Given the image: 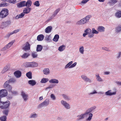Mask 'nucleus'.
I'll use <instances>...</instances> for the list:
<instances>
[{
    "mask_svg": "<svg viewBox=\"0 0 121 121\" xmlns=\"http://www.w3.org/2000/svg\"><path fill=\"white\" fill-rule=\"evenodd\" d=\"M76 64H77V63L75 62L73 64L71 65V66H70V67H71V68L75 67L76 65Z\"/></svg>",
    "mask_w": 121,
    "mask_h": 121,
    "instance_id": "obj_59",
    "label": "nucleus"
},
{
    "mask_svg": "<svg viewBox=\"0 0 121 121\" xmlns=\"http://www.w3.org/2000/svg\"><path fill=\"white\" fill-rule=\"evenodd\" d=\"M14 74L16 78H18L21 76L22 73L20 71L17 70L14 72Z\"/></svg>",
    "mask_w": 121,
    "mask_h": 121,
    "instance_id": "obj_12",
    "label": "nucleus"
},
{
    "mask_svg": "<svg viewBox=\"0 0 121 121\" xmlns=\"http://www.w3.org/2000/svg\"><path fill=\"white\" fill-rule=\"evenodd\" d=\"M81 77L82 79L85 82L90 83L92 82V81L91 79L85 75H82Z\"/></svg>",
    "mask_w": 121,
    "mask_h": 121,
    "instance_id": "obj_8",
    "label": "nucleus"
},
{
    "mask_svg": "<svg viewBox=\"0 0 121 121\" xmlns=\"http://www.w3.org/2000/svg\"><path fill=\"white\" fill-rule=\"evenodd\" d=\"M95 76L96 79L97 81L102 82L103 81V80L99 76V74H96Z\"/></svg>",
    "mask_w": 121,
    "mask_h": 121,
    "instance_id": "obj_18",
    "label": "nucleus"
},
{
    "mask_svg": "<svg viewBox=\"0 0 121 121\" xmlns=\"http://www.w3.org/2000/svg\"><path fill=\"white\" fill-rule=\"evenodd\" d=\"M8 92L6 90L2 89L0 90V97H3L6 96L8 95Z\"/></svg>",
    "mask_w": 121,
    "mask_h": 121,
    "instance_id": "obj_9",
    "label": "nucleus"
},
{
    "mask_svg": "<svg viewBox=\"0 0 121 121\" xmlns=\"http://www.w3.org/2000/svg\"><path fill=\"white\" fill-rule=\"evenodd\" d=\"M87 31H88V28L86 29L84 31V32H85V33H84L83 35V36L84 37H85L87 35H88L87 33Z\"/></svg>",
    "mask_w": 121,
    "mask_h": 121,
    "instance_id": "obj_53",
    "label": "nucleus"
},
{
    "mask_svg": "<svg viewBox=\"0 0 121 121\" xmlns=\"http://www.w3.org/2000/svg\"><path fill=\"white\" fill-rule=\"evenodd\" d=\"M29 55V53H24L21 56V57L23 59H26L27 58Z\"/></svg>",
    "mask_w": 121,
    "mask_h": 121,
    "instance_id": "obj_33",
    "label": "nucleus"
},
{
    "mask_svg": "<svg viewBox=\"0 0 121 121\" xmlns=\"http://www.w3.org/2000/svg\"><path fill=\"white\" fill-rule=\"evenodd\" d=\"M89 0H83L81 2V3L85 4H86Z\"/></svg>",
    "mask_w": 121,
    "mask_h": 121,
    "instance_id": "obj_57",
    "label": "nucleus"
},
{
    "mask_svg": "<svg viewBox=\"0 0 121 121\" xmlns=\"http://www.w3.org/2000/svg\"><path fill=\"white\" fill-rule=\"evenodd\" d=\"M52 26H48L45 30V32L47 33L50 32L52 30Z\"/></svg>",
    "mask_w": 121,
    "mask_h": 121,
    "instance_id": "obj_29",
    "label": "nucleus"
},
{
    "mask_svg": "<svg viewBox=\"0 0 121 121\" xmlns=\"http://www.w3.org/2000/svg\"><path fill=\"white\" fill-rule=\"evenodd\" d=\"M63 98L66 100L69 101L70 100V97L65 94H63L62 95Z\"/></svg>",
    "mask_w": 121,
    "mask_h": 121,
    "instance_id": "obj_22",
    "label": "nucleus"
},
{
    "mask_svg": "<svg viewBox=\"0 0 121 121\" xmlns=\"http://www.w3.org/2000/svg\"><path fill=\"white\" fill-rule=\"evenodd\" d=\"M96 108V106H94L88 109L84 113L82 114L78 115L77 116V119L78 120L83 119L84 118L85 116L87 117L89 115L88 117L87 118L86 120L87 121H90L91 120L93 116V114L90 112Z\"/></svg>",
    "mask_w": 121,
    "mask_h": 121,
    "instance_id": "obj_1",
    "label": "nucleus"
},
{
    "mask_svg": "<svg viewBox=\"0 0 121 121\" xmlns=\"http://www.w3.org/2000/svg\"><path fill=\"white\" fill-rule=\"evenodd\" d=\"M38 115L35 113L34 112L31 113L29 116V118L35 119L37 117Z\"/></svg>",
    "mask_w": 121,
    "mask_h": 121,
    "instance_id": "obj_19",
    "label": "nucleus"
},
{
    "mask_svg": "<svg viewBox=\"0 0 121 121\" xmlns=\"http://www.w3.org/2000/svg\"><path fill=\"white\" fill-rule=\"evenodd\" d=\"M79 51L82 54H84V48L83 46L80 47L79 48Z\"/></svg>",
    "mask_w": 121,
    "mask_h": 121,
    "instance_id": "obj_44",
    "label": "nucleus"
},
{
    "mask_svg": "<svg viewBox=\"0 0 121 121\" xmlns=\"http://www.w3.org/2000/svg\"><path fill=\"white\" fill-rule=\"evenodd\" d=\"M92 33L93 34H97L99 33V31H98L96 30L94 28H93L92 29Z\"/></svg>",
    "mask_w": 121,
    "mask_h": 121,
    "instance_id": "obj_49",
    "label": "nucleus"
},
{
    "mask_svg": "<svg viewBox=\"0 0 121 121\" xmlns=\"http://www.w3.org/2000/svg\"><path fill=\"white\" fill-rule=\"evenodd\" d=\"M9 110V109L4 110L3 111V114L5 115L6 116H7L8 115Z\"/></svg>",
    "mask_w": 121,
    "mask_h": 121,
    "instance_id": "obj_45",
    "label": "nucleus"
},
{
    "mask_svg": "<svg viewBox=\"0 0 121 121\" xmlns=\"http://www.w3.org/2000/svg\"><path fill=\"white\" fill-rule=\"evenodd\" d=\"M86 23L84 18H83L80 20L77 23V24L78 25H83Z\"/></svg>",
    "mask_w": 121,
    "mask_h": 121,
    "instance_id": "obj_23",
    "label": "nucleus"
},
{
    "mask_svg": "<svg viewBox=\"0 0 121 121\" xmlns=\"http://www.w3.org/2000/svg\"><path fill=\"white\" fill-rule=\"evenodd\" d=\"M48 78H43L40 81L41 83H45L47 82L48 81Z\"/></svg>",
    "mask_w": 121,
    "mask_h": 121,
    "instance_id": "obj_43",
    "label": "nucleus"
},
{
    "mask_svg": "<svg viewBox=\"0 0 121 121\" xmlns=\"http://www.w3.org/2000/svg\"><path fill=\"white\" fill-rule=\"evenodd\" d=\"M60 103L61 105L63 106L65 108L67 109H69L70 108V105L66 101L64 100H62L60 101Z\"/></svg>",
    "mask_w": 121,
    "mask_h": 121,
    "instance_id": "obj_7",
    "label": "nucleus"
},
{
    "mask_svg": "<svg viewBox=\"0 0 121 121\" xmlns=\"http://www.w3.org/2000/svg\"><path fill=\"white\" fill-rule=\"evenodd\" d=\"M56 85L55 84H51L50 85L48 86L46 89V90H47L48 89H52L56 86Z\"/></svg>",
    "mask_w": 121,
    "mask_h": 121,
    "instance_id": "obj_42",
    "label": "nucleus"
},
{
    "mask_svg": "<svg viewBox=\"0 0 121 121\" xmlns=\"http://www.w3.org/2000/svg\"><path fill=\"white\" fill-rule=\"evenodd\" d=\"M28 83L32 86H34L35 85L36 83V82L34 80H31L28 81Z\"/></svg>",
    "mask_w": 121,
    "mask_h": 121,
    "instance_id": "obj_28",
    "label": "nucleus"
},
{
    "mask_svg": "<svg viewBox=\"0 0 121 121\" xmlns=\"http://www.w3.org/2000/svg\"><path fill=\"white\" fill-rule=\"evenodd\" d=\"M32 73L30 72H29L26 73V76L29 79H31L32 78Z\"/></svg>",
    "mask_w": 121,
    "mask_h": 121,
    "instance_id": "obj_39",
    "label": "nucleus"
},
{
    "mask_svg": "<svg viewBox=\"0 0 121 121\" xmlns=\"http://www.w3.org/2000/svg\"><path fill=\"white\" fill-rule=\"evenodd\" d=\"M14 42V41H12L5 46H6L7 48L8 49L13 45Z\"/></svg>",
    "mask_w": 121,
    "mask_h": 121,
    "instance_id": "obj_40",
    "label": "nucleus"
},
{
    "mask_svg": "<svg viewBox=\"0 0 121 121\" xmlns=\"http://www.w3.org/2000/svg\"><path fill=\"white\" fill-rule=\"evenodd\" d=\"M73 63V61H71L70 62L68 63L67 64H66V65H65V69H66L67 68H69V69L71 68V67H70L71 65V64Z\"/></svg>",
    "mask_w": 121,
    "mask_h": 121,
    "instance_id": "obj_34",
    "label": "nucleus"
},
{
    "mask_svg": "<svg viewBox=\"0 0 121 121\" xmlns=\"http://www.w3.org/2000/svg\"><path fill=\"white\" fill-rule=\"evenodd\" d=\"M10 104V102L9 101H7L5 102H1L0 108L2 109H6L8 108Z\"/></svg>",
    "mask_w": 121,
    "mask_h": 121,
    "instance_id": "obj_2",
    "label": "nucleus"
},
{
    "mask_svg": "<svg viewBox=\"0 0 121 121\" xmlns=\"http://www.w3.org/2000/svg\"><path fill=\"white\" fill-rule=\"evenodd\" d=\"M43 73L45 75L49 74L50 73V71L48 68H45L43 70Z\"/></svg>",
    "mask_w": 121,
    "mask_h": 121,
    "instance_id": "obj_25",
    "label": "nucleus"
},
{
    "mask_svg": "<svg viewBox=\"0 0 121 121\" xmlns=\"http://www.w3.org/2000/svg\"><path fill=\"white\" fill-rule=\"evenodd\" d=\"M34 4L37 7H38L39 5V1H35L34 3Z\"/></svg>",
    "mask_w": 121,
    "mask_h": 121,
    "instance_id": "obj_54",
    "label": "nucleus"
},
{
    "mask_svg": "<svg viewBox=\"0 0 121 121\" xmlns=\"http://www.w3.org/2000/svg\"><path fill=\"white\" fill-rule=\"evenodd\" d=\"M10 69V66L9 65H7L5 66L3 69L1 71V73H4L7 71L9 70Z\"/></svg>",
    "mask_w": 121,
    "mask_h": 121,
    "instance_id": "obj_17",
    "label": "nucleus"
},
{
    "mask_svg": "<svg viewBox=\"0 0 121 121\" xmlns=\"http://www.w3.org/2000/svg\"><path fill=\"white\" fill-rule=\"evenodd\" d=\"M105 28L102 26H99L97 28V30L99 32H102L105 31Z\"/></svg>",
    "mask_w": 121,
    "mask_h": 121,
    "instance_id": "obj_24",
    "label": "nucleus"
},
{
    "mask_svg": "<svg viewBox=\"0 0 121 121\" xmlns=\"http://www.w3.org/2000/svg\"><path fill=\"white\" fill-rule=\"evenodd\" d=\"M15 79L13 78H11L9 80L7 81L6 82H8V83H9L10 82H14L15 81Z\"/></svg>",
    "mask_w": 121,
    "mask_h": 121,
    "instance_id": "obj_48",
    "label": "nucleus"
},
{
    "mask_svg": "<svg viewBox=\"0 0 121 121\" xmlns=\"http://www.w3.org/2000/svg\"><path fill=\"white\" fill-rule=\"evenodd\" d=\"M65 46L64 45L60 46L58 48V50L60 52L64 51L65 49Z\"/></svg>",
    "mask_w": 121,
    "mask_h": 121,
    "instance_id": "obj_35",
    "label": "nucleus"
},
{
    "mask_svg": "<svg viewBox=\"0 0 121 121\" xmlns=\"http://www.w3.org/2000/svg\"><path fill=\"white\" fill-rule=\"evenodd\" d=\"M60 11L59 9H56L54 12L53 14L52 15V16L50 18V20L52 19L54 17L57 13L59 12Z\"/></svg>",
    "mask_w": 121,
    "mask_h": 121,
    "instance_id": "obj_31",
    "label": "nucleus"
},
{
    "mask_svg": "<svg viewBox=\"0 0 121 121\" xmlns=\"http://www.w3.org/2000/svg\"><path fill=\"white\" fill-rule=\"evenodd\" d=\"M25 15V13H22L21 14L17 15L15 17L16 19H18L19 18H22Z\"/></svg>",
    "mask_w": 121,
    "mask_h": 121,
    "instance_id": "obj_27",
    "label": "nucleus"
},
{
    "mask_svg": "<svg viewBox=\"0 0 121 121\" xmlns=\"http://www.w3.org/2000/svg\"><path fill=\"white\" fill-rule=\"evenodd\" d=\"M3 87L9 92L12 89V87L11 86L9 85L8 82H5L3 85Z\"/></svg>",
    "mask_w": 121,
    "mask_h": 121,
    "instance_id": "obj_5",
    "label": "nucleus"
},
{
    "mask_svg": "<svg viewBox=\"0 0 121 121\" xmlns=\"http://www.w3.org/2000/svg\"><path fill=\"white\" fill-rule=\"evenodd\" d=\"M59 38V36L58 35L56 34L55 35L53 40L55 42H56L58 41V39Z\"/></svg>",
    "mask_w": 121,
    "mask_h": 121,
    "instance_id": "obj_38",
    "label": "nucleus"
},
{
    "mask_svg": "<svg viewBox=\"0 0 121 121\" xmlns=\"http://www.w3.org/2000/svg\"><path fill=\"white\" fill-rule=\"evenodd\" d=\"M22 97L25 101H26L28 99V95L26 93L23 91H22L21 92Z\"/></svg>",
    "mask_w": 121,
    "mask_h": 121,
    "instance_id": "obj_11",
    "label": "nucleus"
},
{
    "mask_svg": "<svg viewBox=\"0 0 121 121\" xmlns=\"http://www.w3.org/2000/svg\"><path fill=\"white\" fill-rule=\"evenodd\" d=\"M43 48V46L41 45H37L36 51L37 52H40L41 51Z\"/></svg>",
    "mask_w": 121,
    "mask_h": 121,
    "instance_id": "obj_30",
    "label": "nucleus"
},
{
    "mask_svg": "<svg viewBox=\"0 0 121 121\" xmlns=\"http://www.w3.org/2000/svg\"><path fill=\"white\" fill-rule=\"evenodd\" d=\"M31 8L29 7H27L25 8L23 11V12L27 14L30 11Z\"/></svg>",
    "mask_w": 121,
    "mask_h": 121,
    "instance_id": "obj_21",
    "label": "nucleus"
},
{
    "mask_svg": "<svg viewBox=\"0 0 121 121\" xmlns=\"http://www.w3.org/2000/svg\"><path fill=\"white\" fill-rule=\"evenodd\" d=\"M44 38V36L43 35H40L38 36L37 39L38 41H41Z\"/></svg>",
    "mask_w": 121,
    "mask_h": 121,
    "instance_id": "obj_26",
    "label": "nucleus"
},
{
    "mask_svg": "<svg viewBox=\"0 0 121 121\" xmlns=\"http://www.w3.org/2000/svg\"><path fill=\"white\" fill-rule=\"evenodd\" d=\"M38 54L36 52H33L32 53L31 56L33 58H36L38 56Z\"/></svg>",
    "mask_w": 121,
    "mask_h": 121,
    "instance_id": "obj_41",
    "label": "nucleus"
},
{
    "mask_svg": "<svg viewBox=\"0 0 121 121\" xmlns=\"http://www.w3.org/2000/svg\"><path fill=\"white\" fill-rule=\"evenodd\" d=\"M121 52H119L118 53V54L117 56V59H119L121 57Z\"/></svg>",
    "mask_w": 121,
    "mask_h": 121,
    "instance_id": "obj_63",
    "label": "nucleus"
},
{
    "mask_svg": "<svg viewBox=\"0 0 121 121\" xmlns=\"http://www.w3.org/2000/svg\"><path fill=\"white\" fill-rule=\"evenodd\" d=\"M7 5L6 3L2 2L0 4V7H4L7 6Z\"/></svg>",
    "mask_w": 121,
    "mask_h": 121,
    "instance_id": "obj_51",
    "label": "nucleus"
},
{
    "mask_svg": "<svg viewBox=\"0 0 121 121\" xmlns=\"http://www.w3.org/2000/svg\"><path fill=\"white\" fill-rule=\"evenodd\" d=\"M8 49L6 46L5 45L1 49V50L4 51Z\"/></svg>",
    "mask_w": 121,
    "mask_h": 121,
    "instance_id": "obj_61",
    "label": "nucleus"
},
{
    "mask_svg": "<svg viewBox=\"0 0 121 121\" xmlns=\"http://www.w3.org/2000/svg\"><path fill=\"white\" fill-rule=\"evenodd\" d=\"M17 6L18 8L22 7L25 6V1H23L17 4Z\"/></svg>",
    "mask_w": 121,
    "mask_h": 121,
    "instance_id": "obj_16",
    "label": "nucleus"
},
{
    "mask_svg": "<svg viewBox=\"0 0 121 121\" xmlns=\"http://www.w3.org/2000/svg\"><path fill=\"white\" fill-rule=\"evenodd\" d=\"M116 31L119 32L121 31V26H119L117 27L116 29Z\"/></svg>",
    "mask_w": 121,
    "mask_h": 121,
    "instance_id": "obj_52",
    "label": "nucleus"
},
{
    "mask_svg": "<svg viewBox=\"0 0 121 121\" xmlns=\"http://www.w3.org/2000/svg\"><path fill=\"white\" fill-rule=\"evenodd\" d=\"M103 50H105L106 51H107L108 52L110 51V50H109L108 48L106 47H103L102 48Z\"/></svg>",
    "mask_w": 121,
    "mask_h": 121,
    "instance_id": "obj_58",
    "label": "nucleus"
},
{
    "mask_svg": "<svg viewBox=\"0 0 121 121\" xmlns=\"http://www.w3.org/2000/svg\"><path fill=\"white\" fill-rule=\"evenodd\" d=\"M49 82L52 83L58 84L59 81L58 80L55 79H52L49 81Z\"/></svg>",
    "mask_w": 121,
    "mask_h": 121,
    "instance_id": "obj_20",
    "label": "nucleus"
},
{
    "mask_svg": "<svg viewBox=\"0 0 121 121\" xmlns=\"http://www.w3.org/2000/svg\"><path fill=\"white\" fill-rule=\"evenodd\" d=\"M115 15L116 17L119 18L121 17V11H118L115 14Z\"/></svg>",
    "mask_w": 121,
    "mask_h": 121,
    "instance_id": "obj_36",
    "label": "nucleus"
},
{
    "mask_svg": "<svg viewBox=\"0 0 121 121\" xmlns=\"http://www.w3.org/2000/svg\"><path fill=\"white\" fill-rule=\"evenodd\" d=\"M50 102L49 99H45L43 102L40 104L38 106V108H41L43 107H46L48 105Z\"/></svg>",
    "mask_w": 121,
    "mask_h": 121,
    "instance_id": "obj_3",
    "label": "nucleus"
},
{
    "mask_svg": "<svg viewBox=\"0 0 121 121\" xmlns=\"http://www.w3.org/2000/svg\"><path fill=\"white\" fill-rule=\"evenodd\" d=\"M9 92L13 94V95H15L17 93V91H12V90H11V91H10Z\"/></svg>",
    "mask_w": 121,
    "mask_h": 121,
    "instance_id": "obj_60",
    "label": "nucleus"
},
{
    "mask_svg": "<svg viewBox=\"0 0 121 121\" xmlns=\"http://www.w3.org/2000/svg\"><path fill=\"white\" fill-rule=\"evenodd\" d=\"M32 2L30 0H28L27 2L25 1V6L29 7L31 5Z\"/></svg>",
    "mask_w": 121,
    "mask_h": 121,
    "instance_id": "obj_32",
    "label": "nucleus"
},
{
    "mask_svg": "<svg viewBox=\"0 0 121 121\" xmlns=\"http://www.w3.org/2000/svg\"><path fill=\"white\" fill-rule=\"evenodd\" d=\"M9 14V10L7 9H3L0 13V16L2 18L6 17Z\"/></svg>",
    "mask_w": 121,
    "mask_h": 121,
    "instance_id": "obj_4",
    "label": "nucleus"
},
{
    "mask_svg": "<svg viewBox=\"0 0 121 121\" xmlns=\"http://www.w3.org/2000/svg\"><path fill=\"white\" fill-rule=\"evenodd\" d=\"M38 66V64L35 62H27L26 63V67H34Z\"/></svg>",
    "mask_w": 121,
    "mask_h": 121,
    "instance_id": "obj_6",
    "label": "nucleus"
},
{
    "mask_svg": "<svg viewBox=\"0 0 121 121\" xmlns=\"http://www.w3.org/2000/svg\"><path fill=\"white\" fill-rule=\"evenodd\" d=\"M115 83L119 86H121V82L116 81Z\"/></svg>",
    "mask_w": 121,
    "mask_h": 121,
    "instance_id": "obj_64",
    "label": "nucleus"
},
{
    "mask_svg": "<svg viewBox=\"0 0 121 121\" xmlns=\"http://www.w3.org/2000/svg\"><path fill=\"white\" fill-rule=\"evenodd\" d=\"M19 31V30L17 29L15 30L14 31H13V32H11V34H13L16 33L18 32Z\"/></svg>",
    "mask_w": 121,
    "mask_h": 121,
    "instance_id": "obj_56",
    "label": "nucleus"
},
{
    "mask_svg": "<svg viewBox=\"0 0 121 121\" xmlns=\"http://www.w3.org/2000/svg\"><path fill=\"white\" fill-rule=\"evenodd\" d=\"M51 99L53 100H55L56 99V98L55 95L53 94H52L50 95Z\"/></svg>",
    "mask_w": 121,
    "mask_h": 121,
    "instance_id": "obj_50",
    "label": "nucleus"
},
{
    "mask_svg": "<svg viewBox=\"0 0 121 121\" xmlns=\"http://www.w3.org/2000/svg\"><path fill=\"white\" fill-rule=\"evenodd\" d=\"M97 92L95 90H94L93 91L91 92L89 94V95H93L95 94H97Z\"/></svg>",
    "mask_w": 121,
    "mask_h": 121,
    "instance_id": "obj_55",
    "label": "nucleus"
},
{
    "mask_svg": "<svg viewBox=\"0 0 121 121\" xmlns=\"http://www.w3.org/2000/svg\"><path fill=\"white\" fill-rule=\"evenodd\" d=\"M20 0H9L8 1L9 3L14 4L16 3V2H18Z\"/></svg>",
    "mask_w": 121,
    "mask_h": 121,
    "instance_id": "obj_47",
    "label": "nucleus"
},
{
    "mask_svg": "<svg viewBox=\"0 0 121 121\" xmlns=\"http://www.w3.org/2000/svg\"><path fill=\"white\" fill-rule=\"evenodd\" d=\"M11 23V21L10 20H8L6 22H3L1 23L0 25V27L1 28H3L10 25Z\"/></svg>",
    "mask_w": 121,
    "mask_h": 121,
    "instance_id": "obj_10",
    "label": "nucleus"
},
{
    "mask_svg": "<svg viewBox=\"0 0 121 121\" xmlns=\"http://www.w3.org/2000/svg\"><path fill=\"white\" fill-rule=\"evenodd\" d=\"M6 117L5 116H3L0 117V120L1 121H6Z\"/></svg>",
    "mask_w": 121,
    "mask_h": 121,
    "instance_id": "obj_46",
    "label": "nucleus"
},
{
    "mask_svg": "<svg viewBox=\"0 0 121 121\" xmlns=\"http://www.w3.org/2000/svg\"><path fill=\"white\" fill-rule=\"evenodd\" d=\"M91 17V15H88L84 18L86 23L88 22H89V19Z\"/></svg>",
    "mask_w": 121,
    "mask_h": 121,
    "instance_id": "obj_37",
    "label": "nucleus"
},
{
    "mask_svg": "<svg viewBox=\"0 0 121 121\" xmlns=\"http://www.w3.org/2000/svg\"><path fill=\"white\" fill-rule=\"evenodd\" d=\"M30 44L28 42H26V45L22 48V49L25 51L28 50L30 49Z\"/></svg>",
    "mask_w": 121,
    "mask_h": 121,
    "instance_id": "obj_15",
    "label": "nucleus"
},
{
    "mask_svg": "<svg viewBox=\"0 0 121 121\" xmlns=\"http://www.w3.org/2000/svg\"><path fill=\"white\" fill-rule=\"evenodd\" d=\"M111 1V2L112 4H114L117 3V1L116 0H112Z\"/></svg>",
    "mask_w": 121,
    "mask_h": 121,
    "instance_id": "obj_62",
    "label": "nucleus"
},
{
    "mask_svg": "<svg viewBox=\"0 0 121 121\" xmlns=\"http://www.w3.org/2000/svg\"><path fill=\"white\" fill-rule=\"evenodd\" d=\"M111 90H109L105 93V95L107 96H111L113 95H115L116 94V92H112Z\"/></svg>",
    "mask_w": 121,
    "mask_h": 121,
    "instance_id": "obj_13",
    "label": "nucleus"
},
{
    "mask_svg": "<svg viewBox=\"0 0 121 121\" xmlns=\"http://www.w3.org/2000/svg\"><path fill=\"white\" fill-rule=\"evenodd\" d=\"M88 37L90 38H92L93 37L94 35V34H93L92 32H91V30L90 28H88Z\"/></svg>",
    "mask_w": 121,
    "mask_h": 121,
    "instance_id": "obj_14",
    "label": "nucleus"
}]
</instances>
